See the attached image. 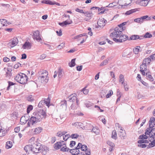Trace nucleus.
I'll list each match as a JSON object with an SVG mask.
<instances>
[{"label":"nucleus","instance_id":"nucleus-41","mask_svg":"<svg viewBox=\"0 0 155 155\" xmlns=\"http://www.w3.org/2000/svg\"><path fill=\"white\" fill-rule=\"evenodd\" d=\"M155 146V140H153L148 145V148H151L152 147Z\"/></svg>","mask_w":155,"mask_h":155},{"label":"nucleus","instance_id":"nucleus-22","mask_svg":"<svg viewBox=\"0 0 155 155\" xmlns=\"http://www.w3.org/2000/svg\"><path fill=\"white\" fill-rule=\"evenodd\" d=\"M146 76L147 79L151 82L153 81V78L152 76L149 74V73H146Z\"/></svg>","mask_w":155,"mask_h":155},{"label":"nucleus","instance_id":"nucleus-12","mask_svg":"<svg viewBox=\"0 0 155 155\" xmlns=\"http://www.w3.org/2000/svg\"><path fill=\"white\" fill-rule=\"evenodd\" d=\"M41 3H45L50 5H56L58 6H60V5L59 3L56 2L54 1H52L50 0H45L41 1Z\"/></svg>","mask_w":155,"mask_h":155},{"label":"nucleus","instance_id":"nucleus-28","mask_svg":"<svg viewBox=\"0 0 155 155\" xmlns=\"http://www.w3.org/2000/svg\"><path fill=\"white\" fill-rule=\"evenodd\" d=\"M4 70L5 71L6 70H7V72H6V76L9 77L11 76V72L12 71L11 69H10L9 68L7 69L5 68H4Z\"/></svg>","mask_w":155,"mask_h":155},{"label":"nucleus","instance_id":"nucleus-55","mask_svg":"<svg viewBox=\"0 0 155 155\" xmlns=\"http://www.w3.org/2000/svg\"><path fill=\"white\" fill-rule=\"evenodd\" d=\"M84 35H85V34H80V35H77V36H75L74 37V39H78L79 38H81L82 36H84Z\"/></svg>","mask_w":155,"mask_h":155},{"label":"nucleus","instance_id":"nucleus-26","mask_svg":"<svg viewBox=\"0 0 155 155\" xmlns=\"http://www.w3.org/2000/svg\"><path fill=\"white\" fill-rule=\"evenodd\" d=\"M140 38L139 36L137 35H133L130 37V38L128 39L129 40H136L139 39Z\"/></svg>","mask_w":155,"mask_h":155},{"label":"nucleus","instance_id":"nucleus-46","mask_svg":"<svg viewBox=\"0 0 155 155\" xmlns=\"http://www.w3.org/2000/svg\"><path fill=\"white\" fill-rule=\"evenodd\" d=\"M113 94V91L111 90H110L107 94L106 96V97L107 98H108L110 97Z\"/></svg>","mask_w":155,"mask_h":155},{"label":"nucleus","instance_id":"nucleus-49","mask_svg":"<svg viewBox=\"0 0 155 155\" xmlns=\"http://www.w3.org/2000/svg\"><path fill=\"white\" fill-rule=\"evenodd\" d=\"M64 43H62L58 46L57 48L59 49H61L64 47Z\"/></svg>","mask_w":155,"mask_h":155},{"label":"nucleus","instance_id":"nucleus-21","mask_svg":"<svg viewBox=\"0 0 155 155\" xmlns=\"http://www.w3.org/2000/svg\"><path fill=\"white\" fill-rule=\"evenodd\" d=\"M0 19L2 23V26H6L11 24L10 22H8L5 19Z\"/></svg>","mask_w":155,"mask_h":155},{"label":"nucleus","instance_id":"nucleus-31","mask_svg":"<svg viewBox=\"0 0 155 155\" xmlns=\"http://www.w3.org/2000/svg\"><path fill=\"white\" fill-rule=\"evenodd\" d=\"M12 143L10 141H8L6 143L5 147L7 149H9L12 147Z\"/></svg>","mask_w":155,"mask_h":155},{"label":"nucleus","instance_id":"nucleus-14","mask_svg":"<svg viewBox=\"0 0 155 155\" xmlns=\"http://www.w3.org/2000/svg\"><path fill=\"white\" fill-rule=\"evenodd\" d=\"M48 77H45L43 76H39L38 77V79L41 82L44 84L47 83L48 80Z\"/></svg>","mask_w":155,"mask_h":155},{"label":"nucleus","instance_id":"nucleus-60","mask_svg":"<svg viewBox=\"0 0 155 155\" xmlns=\"http://www.w3.org/2000/svg\"><path fill=\"white\" fill-rule=\"evenodd\" d=\"M27 100L28 101L31 102L34 100V99L32 96H30L27 97Z\"/></svg>","mask_w":155,"mask_h":155},{"label":"nucleus","instance_id":"nucleus-11","mask_svg":"<svg viewBox=\"0 0 155 155\" xmlns=\"http://www.w3.org/2000/svg\"><path fill=\"white\" fill-rule=\"evenodd\" d=\"M33 38L34 39H36L38 41H39L41 40L39 31H34L33 33Z\"/></svg>","mask_w":155,"mask_h":155},{"label":"nucleus","instance_id":"nucleus-16","mask_svg":"<svg viewBox=\"0 0 155 155\" xmlns=\"http://www.w3.org/2000/svg\"><path fill=\"white\" fill-rule=\"evenodd\" d=\"M24 150H25L27 153L28 154H29L28 150H30L31 151L33 152L32 145H26L25 147Z\"/></svg>","mask_w":155,"mask_h":155},{"label":"nucleus","instance_id":"nucleus-18","mask_svg":"<svg viewBox=\"0 0 155 155\" xmlns=\"http://www.w3.org/2000/svg\"><path fill=\"white\" fill-rule=\"evenodd\" d=\"M29 118L28 116L26 115L25 116L22 117L20 120V122L22 124H25L29 120Z\"/></svg>","mask_w":155,"mask_h":155},{"label":"nucleus","instance_id":"nucleus-48","mask_svg":"<svg viewBox=\"0 0 155 155\" xmlns=\"http://www.w3.org/2000/svg\"><path fill=\"white\" fill-rule=\"evenodd\" d=\"M33 106L31 105H29L28 106L27 108V112L28 114L31 110H32L33 109Z\"/></svg>","mask_w":155,"mask_h":155},{"label":"nucleus","instance_id":"nucleus-43","mask_svg":"<svg viewBox=\"0 0 155 155\" xmlns=\"http://www.w3.org/2000/svg\"><path fill=\"white\" fill-rule=\"evenodd\" d=\"M138 143H149L148 141L147 140H140L138 141Z\"/></svg>","mask_w":155,"mask_h":155},{"label":"nucleus","instance_id":"nucleus-27","mask_svg":"<svg viewBox=\"0 0 155 155\" xmlns=\"http://www.w3.org/2000/svg\"><path fill=\"white\" fill-rule=\"evenodd\" d=\"M151 61V59H150L149 58H145L143 60V64H145L147 65H148Z\"/></svg>","mask_w":155,"mask_h":155},{"label":"nucleus","instance_id":"nucleus-44","mask_svg":"<svg viewBox=\"0 0 155 155\" xmlns=\"http://www.w3.org/2000/svg\"><path fill=\"white\" fill-rule=\"evenodd\" d=\"M147 1V0H142L140 1V4L141 5L143 6H146L147 5L146 2Z\"/></svg>","mask_w":155,"mask_h":155},{"label":"nucleus","instance_id":"nucleus-61","mask_svg":"<svg viewBox=\"0 0 155 155\" xmlns=\"http://www.w3.org/2000/svg\"><path fill=\"white\" fill-rule=\"evenodd\" d=\"M141 144H138L137 145L138 146V147H142V148H145V147H146L147 146V145L146 144H142V143H141Z\"/></svg>","mask_w":155,"mask_h":155},{"label":"nucleus","instance_id":"nucleus-10","mask_svg":"<svg viewBox=\"0 0 155 155\" xmlns=\"http://www.w3.org/2000/svg\"><path fill=\"white\" fill-rule=\"evenodd\" d=\"M107 21L104 18L99 19L97 21L98 25L100 28H102L105 25Z\"/></svg>","mask_w":155,"mask_h":155},{"label":"nucleus","instance_id":"nucleus-62","mask_svg":"<svg viewBox=\"0 0 155 155\" xmlns=\"http://www.w3.org/2000/svg\"><path fill=\"white\" fill-rule=\"evenodd\" d=\"M70 135L69 134L66 135L64 137H63V139L64 141H66L68 138L70 137Z\"/></svg>","mask_w":155,"mask_h":155},{"label":"nucleus","instance_id":"nucleus-24","mask_svg":"<svg viewBox=\"0 0 155 155\" xmlns=\"http://www.w3.org/2000/svg\"><path fill=\"white\" fill-rule=\"evenodd\" d=\"M42 130V128L41 127H37L35 129L34 131V133L35 134H37L40 133L41 132Z\"/></svg>","mask_w":155,"mask_h":155},{"label":"nucleus","instance_id":"nucleus-52","mask_svg":"<svg viewBox=\"0 0 155 155\" xmlns=\"http://www.w3.org/2000/svg\"><path fill=\"white\" fill-rule=\"evenodd\" d=\"M41 149L40 151H41L44 150H48V148L46 146H43L41 147Z\"/></svg>","mask_w":155,"mask_h":155},{"label":"nucleus","instance_id":"nucleus-58","mask_svg":"<svg viewBox=\"0 0 155 155\" xmlns=\"http://www.w3.org/2000/svg\"><path fill=\"white\" fill-rule=\"evenodd\" d=\"M82 91H83V93L84 94H87L88 93L89 90L87 89H86L85 88H84L83 89Z\"/></svg>","mask_w":155,"mask_h":155},{"label":"nucleus","instance_id":"nucleus-38","mask_svg":"<svg viewBox=\"0 0 155 155\" xmlns=\"http://www.w3.org/2000/svg\"><path fill=\"white\" fill-rule=\"evenodd\" d=\"M111 137L112 138L115 140L117 138V134L116 131L115 130H114L112 131V135Z\"/></svg>","mask_w":155,"mask_h":155},{"label":"nucleus","instance_id":"nucleus-7","mask_svg":"<svg viewBox=\"0 0 155 155\" xmlns=\"http://www.w3.org/2000/svg\"><path fill=\"white\" fill-rule=\"evenodd\" d=\"M42 145L38 142H36V143L33 146V152L36 153H38L41 152V147Z\"/></svg>","mask_w":155,"mask_h":155},{"label":"nucleus","instance_id":"nucleus-56","mask_svg":"<svg viewBox=\"0 0 155 155\" xmlns=\"http://www.w3.org/2000/svg\"><path fill=\"white\" fill-rule=\"evenodd\" d=\"M116 28H118V30L120 29H122L121 30H122L121 31V32H122L123 31L125 30V28L124 27H123L122 25H120V24L118 25V27H116Z\"/></svg>","mask_w":155,"mask_h":155},{"label":"nucleus","instance_id":"nucleus-39","mask_svg":"<svg viewBox=\"0 0 155 155\" xmlns=\"http://www.w3.org/2000/svg\"><path fill=\"white\" fill-rule=\"evenodd\" d=\"M146 135H147V134H143L141 135H140L138 139H141V140H144V139H147L148 138V137H147L146 136Z\"/></svg>","mask_w":155,"mask_h":155},{"label":"nucleus","instance_id":"nucleus-19","mask_svg":"<svg viewBox=\"0 0 155 155\" xmlns=\"http://www.w3.org/2000/svg\"><path fill=\"white\" fill-rule=\"evenodd\" d=\"M38 73L39 76H43L45 77H48V73L46 70H41L39 71Z\"/></svg>","mask_w":155,"mask_h":155},{"label":"nucleus","instance_id":"nucleus-57","mask_svg":"<svg viewBox=\"0 0 155 155\" xmlns=\"http://www.w3.org/2000/svg\"><path fill=\"white\" fill-rule=\"evenodd\" d=\"M75 141H71L70 144V147H72L75 144Z\"/></svg>","mask_w":155,"mask_h":155},{"label":"nucleus","instance_id":"nucleus-20","mask_svg":"<svg viewBox=\"0 0 155 155\" xmlns=\"http://www.w3.org/2000/svg\"><path fill=\"white\" fill-rule=\"evenodd\" d=\"M18 40L17 38H13L11 42L12 47H13L16 46L18 43Z\"/></svg>","mask_w":155,"mask_h":155},{"label":"nucleus","instance_id":"nucleus-64","mask_svg":"<svg viewBox=\"0 0 155 155\" xmlns=\"http://www.w3.org/2000/svg\"><path fill=\"white\" fill-rule=\"evenodd\" d=\"M150 59L152 60H153L155 59V54H153L152 55H150L149 57Z\"/></svg>","mask_w":155,"mask_h":155},{"label":"nucleus","instance_id":"nucleus-35","mask_svg":"<svg viewBox=\"0 0 155 155\" xmlns=\"http://www.w3.org/2000/svg\"><path fill=\"white\" fill-rule=\"evenodd\" d=\"M137 11V9H132L126 12L125 13V14L126 15H129L134 12H136Z\"/></svg>","mask_w":155,"mask_h":155},{"label":"nucleus","instance_id":"nucleus-40","mask_svg":"<svg viewBox=\"0 0 155 155\" xmlns=\"http://www.w3.org/2000/svg\"><path fill=\"white\" fill-rule=\"evenodd\" d=\"M109 60V59H107L104 60L100 64V66H103L107 64L108 61Z\"/></svg>","mask_w":155,"mask_h":155},{"label":"nucleus","instance_id":"nucleus-34","mask_svg":"<svg viewBox=\"0 0 155 155\" xmlns=\"http://www.w3.org/2000/svg\"><path fill=\"white\" fill-rule=\"evenodd\" d=\"M76 58H74L72 59L71 62L69 63V65L70 67H74L75 65V61Z\"/></svg>","mask_w":155,"mask_h":155},{"label":"nucleus","instance_id":"nucleus-1","mask_svg":"<svg viewBox=\"0 0 155 155\" xmlns=\"http://www.w3.org/2000/svg\"><path fill=\"white\" fill-rule=\"evenodd\" d=\"M122 29L118 30V28H115L114 31L111 33L110 37L113 38V40L117 43L122 42L128 39V36L122 34Z\"/></svg>","mask_w":155,"mask_h":155},{"label":"nucleus","instance_id":"nucleus-15","mask_svg":"<svg viewBox=\"0 0 155 155\" xmlns=\"http://www.w3.org/2000/svg\"><path fill=\"white\" fill-rule=\"evenodd\" d=\"M31 44L29 42L26 41L22 46L23 49H30L31 48Z\"/></svg>","mask_w":155,"mask_h":155},{"label":"nucleus","instance_id":"nucleus-30","mask_svg":"<svg viewBox=\"0 0 155 155\" xmlns=\"http://www.w3.org/2000/svg\"><path fill=\"white\" fill-rule=\"evenodd\" d=\"M91 131H93L96 134H98L99 133L100 130L97 127H93L92 130Z\"/></svg>","mask_w":155,"mask_h":155},{"label":"nucleus","instance_id":"nucleus-3","mask_svg":"<svg viewBox=\"0 0 155 155\" xmlns=\"http://www.w3.org/2000/svg\"><path fill=\"white\" fill-rule=\"evenodd\" d=\"M28 79V78L26 75L22 73L18 74L15 78V80L21 84H26Z\"/></svg>","mask_w":155,"mask_h":155},{"label":"nucleus","instance_id":"nucleus-32","mask_svg":"<svg viewBox=\"0 0 155 155\" xmlns=\"http://www.w3.org/2000/svg\"><path fill=\"white\" fill-rule=\"evenodd\" d=\"M83 14L85 15V16L89 18L91 17L93 15V14L91 12H84Z\"/></svg>","mask_w":155,"mask_h":155},{"label":"nucleus","instance_id":"nucleus-63","mask_svg":"<svg viewBox=\"0 0 155 155\" xmlns=\"http://www.w3.org/2000/svg\"><path fill=\"white\" fill-rule=\"evenodd\" d=\"M82 65L77 66L76 67L77 70L79 71H81L82 69Z\"/></svg>","mask_w":155,"mask_h":155},{"label":"nucleus","instance_id":"nucleus-50","mask_svg":"<svg viewBox=\"0 0 155 155\" xmlns=\"http://www.w3.org/2000/svg\"><path fill=\"white\" fill-rule=\"evenodd\" d=\"M70 137L72 139H76L79 137V135L77 134H71Z\"/></svg>","mask_w":155,"mask_h":155},{"label":"nucleus","instance_id":"nucleus-23","mask_svg":"<svg viewBox=\"0 0 155 155\" xmlns=\"http://www.w3.org/2000/svg\"><path fill=\"white\" fill-rule=\"evenodd\" d=\"M57 72L58 73V77L59 78H61L64 73V70L60 68L58 69V71Z\"/></svg>","mask_w":155,"mask_h":155},{"label":"nucleus","instance_id":"nucleus-29","mask_svg":"<svg viewBox=\"0 0 155 155\" xmlns=\"http://www.w3.org/2000/svg\"><path fill=\"white\" fill-rule=\"evenodd\" d=\"M119 135L120 137L122 139H124L126 137V134L125 132L120 131Z\"/></svg>","mask_w":155,"mask_h":155},{"label":"nucleus","instance_id":"nucleus-47","mask_svg":"<svg viewBox=\"0 0 155 155\" xmlns=\"http://www.w3.org/2000/svg\"><path fill=\"white\" fill-rule=\"evenodd\" d=\"M6 105L4 104H0V110H3L6 108Z\"/></svg>","mask_w":155,"mask_h":155},{"label":"nucleus","instance_id":"nucleus-6","mask_svg":"<svg viewBox=\"0 0 155 155\" xmlns=\"http://www.w3.org/2000/svg\"><path fill=\"white\" fill-rule=\"evenodd\" d=\"M63 16H64L66 18H68V19L62 22L59 23V25L60 26H64L68 25L71 24L73 23L72 21L70 19V15H67L66 13L64 14L63 15Z\"/></svg>","mask_w":155,"mask_h":155},{"label":"nucleus","instance_id":"nucleus-9","mask_svg":"<svg viewBox=\"0 0 155 155\" xmlns=\"http://www.w3.org/2000/svg\"><path fill=\"white\" fill-rule=\"evenodd\" d=\"M118 3L121 7L127 6L130 3V0H119Z\"/></svg>","mask_w":155,"mask_h":155},{"label":"nucleus","instance_id":"nucleus-36","mask_svg":"<svg viewBox=\"0 0 155 155\" xmlns=\"http://www.w3.org/2000/svg\"><path fill=\"white\" fill-rule=\"evenodd\" d=\"M42 101H44L45 102V104H46V106H48V107H49V104L50 101V99L48 97L47 99H45Z\"/></svg>","mask_w":155,"mask_h":155},{"label":"nucleus","instance_id":"nucleus-13","mask_svg":"<svg viewBox=\"0 0 155 155\" xmlns=\"http://www.w3.org/2000/svg\"><path fill=\"white\" fill-rule=\"evenodd\" d=\"M38 122L39 121L37 119L36 117L34 116L31 117L30 118V120L28 123V125L30 126V124L33 125L34 124Z\"/></svg>","mask_w":155,"mask_h":155},{"label":"nucleus","instance_id":"nucleus-42","mask_svg":"<svg viewBox=\"0 0 155 155\" xmlns=\"http://www.w3.org/2000/svg\"><path fill=\"white\" fill-rule=\"evenodd\" d=\"M107 143L108 145H109L110 146L112 147V148L111 150V151L112 150H113V147H114V144L113 143H112V142H111L110 141H107Z\"/></svg>","mask_w":155,"mask_h":155},{"label":"nucleus","instance_id":"nucleus-2","mask_svg":"<svg viewBox=\"0 0 155 155\" xmlns=\"http://www.w3.org/2000/svg\"><path fill=\"white\" fill-rule=\"evenodd\" d=\"M155 125V118L153 117L150 118L149 121V127L146 130L145 134L149 135L150 137L154 138L155 136V128H153Z\"/></svg>","mask_w":155,"mask_h":155},{"label":"nucleus","instance_id":"nucleus-51","mask_svg":"<svg viewBox=\"0 0 155 155\" xmlns=\"http://www.w3.org/2000/svg\"><path fill=\"white\" fill-rule=\"evenodd\" d=\"M44 104H45L44 101L41 100L39 103L38 107L40 108L41 107H42V106L44 105Z\"/></svg>","mask_w":155,"mask_h":155},{"label":"nucleus","instance_id":"nucleus-37","mask_svg":"<svg viewBox=\"0 0 155 155\" xmlns=\"http://www.w3.org/2000/svg\"><path fill=\"white\" fill-rule=\"evenodd\" d=\"M140 47L139 46H137L135 48L133 49V51L134 53L135 54H138L139 51H140Z\"/></svg>","mask_w":155,"mask_h":155},{"label":"nucleus","instance_id":"nucleus-59","mask_svg":"<svg viewBox=\"0 0 155 155\" xmlns=\"http://www.w3.org/2000/svg\"><path fill=\"white\" fill-rule=\"evenodd\" d=\"M124 80V77L122 74H120L119 76V81L121 82Z\"/></svg>","mask_w":155,"mask_h":155},{"label":"nucleus","instance_id":"nucleus-54","mask_svg":"<svg viewBox=\"0 0 155 155\" xmlns=\"http://www.w3.org/2000/svg\"><path fill=\"white\" fill-rule=\"evenodd\" d=\"M134 20L136 22L140 24L142 23L140 18L135 19Z\"/></svg>","mask_w":155,"mask_h":155},{"label":"nucleus","instance_id":"nucleus-4","mask_svg":"<svg viewBox=\"0 0 155 155\" xmlns=\"http://www.w3.org/2000/svg\"><path fill=\"white\" fill-rule=\"evenodd\" d=\"M54 147L56 150L61 149V150L63 152L68 151L69 150V148L66 147L64 142L63 141L57 142L55 143L54 145Z\"/></svg>","mask_w":155,"mask_h":155},{"label":"nucleus","instance_id":"nucleus-33","mask_svg":"<svg viewBox=\"0 0 155 155\" xmlns=\"http://www.w3.org/2000/svg\"><path fill=\"white\" fill-rule=\"evenodd\" d=\"M140 70L146 71L147 70V65L145 64H143L142 62V64L140 66Z\"/></svg>","mask_w":155,"mask_h":155},{"label":"nucleus","instance_id":"nucleus-8","mask_svg":"<svg viewBox=\"0 0 155 155\" xmlns=\"http://www.w3.org/2000/svg\"><path fill=\"white\" fill-rule=\"evenodd\" d=\"M77 95L75 94H72L68 97L69 100L71 102H74L76 101V104H79V101L76 97Z\"/></svg>","mask_w":155,"mask_h":155},{"label":"nucleus","instance_id":"nucleus-53","mask_svg":"<svg viewBox=\"0 0 155 155\" xmlns=\"http://www.w3.org/2000/svg\"><path fill=\"white\" fill-rule=\"evenodd\" d=\"M8 87H7V90H9V88H10V87L11 86H12V85H13L15 84V83H14L13 82H11V81H8Z\"/></svg>","mask_w":155,"mask_h":155},{"label":"nucleus","instance_id":"nucleus-17","mask_svg":"<svg viewBox=\"0 0 155 155\" xmlns=\"http://www.w3.org/2000/svg\"><path fill=\"white\" fill-rule=\"evenodd\" d=\"M82 151L81 152H85L84 153V154H86L85 153H87L88 151L90 152V155H91V152L90 150L89 149H88L87 146L85 145H83L81 148L80 149Z\"/></svg>","mask_w":155,"mask_h":155},{"label":"nucleus","instance_id":"nucleus-45","mask_svg":"<svg viewBox=\"0 0 155 155\" xmlns=\"http://www.w3.org/2000/svg\"><path fill=\"white\" fill-rule=\"evenodd\" d=\"M152 35L148 32L146 33L145 35H144V37L145 38H150L152 37Z\"/></svg>","mask_w":155,"mask_h":155},{"label":"nucleus","instance_id":"nucleus-25","mask_svg":"<svg viewBox=\"0 0 155 155\" xmlns=\"http://www.w3.org/2000/svg\"><path fill=\"white\" fill-rule=\"evenodd\" d=\"M140 20L141 21V23H143L145 20H150V17L148 15H145L140 17Z\"/></svg>","mask_w":155,"mask_h":155},{"label":"nucleus","instance_id":"nucleus-5","mask_svg":"<svg viewBox=\"0 0 155 155\" xmlns=\"http://www.w3.org/2000/svg\"><path fill=\"white\" fill-rule=\"evenodd\" d=\"M33 114L35 116L39 121H40L43 118L46 117V113L43 110H40L38 112L35 113H34Z\"/></svg>","mask_w":155,"mask_h":155}]
</instances>
